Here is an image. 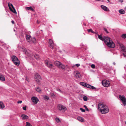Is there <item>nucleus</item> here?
<instances>
[{
  "mask_svg": "<svg viewBox=\"0 0 126 126\" xmlns=\"http://www.w3.org/2000/svg\"><path fill=\"white\" fill-rule=\"evenodd\" d=\"M106 44L109 47L113 48L115 47L114 43L111 39L108 37H104L103 40Z\"/></svg>",
  "mask_w": 126,
  "mask_h": 126,
  "instance_id": "f257e3e1",
  "label": "nucleus"
},
{
  "mask_svg": "<svg viewBox=\"0 0 126 126\" xmlns=\"http://www.w3.org/2000/svg\"><path fill=\"white\" fill-rule=\"evenodd\" d=\"M23 51L24 52L25 54L28 56L30 59H31V58H33L34 57L36 59H39V56L37 54H32L29 53L30 51L29 50H27L26 48L23 49Z\"/></svg>",
  "mask_w": 126,
  "mask_h": 126,
  "instance_id": "f03ea898",
  "label": "nucleus"
},
{
  "mask_svg": "<svg viewBox=\"0 0 126 126\" xmlns=\"http://www.w3.org/2000/svg\"><path fill=\"white\" fill-rule=\"evenodd\" d=\"M12 61L14 63L17 65H19L20 64V61L16 57L13 55L11 57Z\"/></svg>",
  "mask_w": 126,
  "mask_h": 126,
  "instance_id": "7ed1b4c3",
  "label": "nucleus"
},
{
  "mask_svg": "<svg viewBox=\"0 0 126 126\" xmlns=\"http://www.w3.org/2000/svg\"><path fill=\"white\" fill-rule=\"evenodd\" d=\"M109 111V108L106 105H105V106L103 108V109L101 110L100 112L102 114H106L108 113Z\"/></svg>",
  "mask_w": 126,
  "mask_h": 126,
  "instance_id": "20e7f679",
  "label": "nucleus"
},
{
  "mask_svg": "<svg viewBox=\"0 0 126 126\" xmlns=\"http://www.w3.org/2000/svg\"><path fill=\"white\" fill-rule=\"evenodd\" d=\"M102 83L103 86L106 87L109 86L110 83V82L109 81L106 79L103 80L102 81Z\"/></svg>",
  "mask_w": 126,
  "mask_h": 126,
  "instance_id": "39448f33",
  "label": "nucleus"
},
{
  "mask_svg": "<svg viewBox=\"0 0 126 126\" xmlns=\"http://www.w3.org/2000/svg\"><path fill=\"white\" fill-rule=\"evenodd\" d=\"M119 98L122 101L124 105L125 106L126 105V98H125V96L124 95L121 96L120 95L119 96Z\"/></svg>",
  "mask_w": 126,
  "mask_h": 126,
  "instance_id": "423d86ee",
  "label": "nucleus"
},
{
  "mask_svg": "<svg viewBox=\"0 0 126 126\" xmlns=\"http://www.w3.org/2000/svg\"><path fill=\"white\" fill-rule=\"evenodd\" d=\"M8 5L11 11L15 13H16V10L12 4L10 2H8Z\"/></svg>",
  "mask_w": 126,
  "mask_h": 126,
  "instance_id": "0eeeda50",
  "label": "nucleus"
},
{
  "mask_svg": "<svg viewBox=\"0 0 126 126\" xmlns=\"http://www.w3.org/2000/svg\"><path fill=\"white\" fill-rule=\"evenodd\" d=\"M58 108L60 110L63 111H65L67 109L65 106L60 104L58 105Z\"/></svg>",
  "mask_w": 126,
  "mask_h": 126,
  "instance_id": "6e6552de",
  "label": "nucleus"
},
{
  "mask_svg": "<svg viewBox=\"0 0 126 126\" xmlns=\"http://www.w3.org/2000/svg\"><path fill=\"white\" fill-rule=\"evenodd\" d=\"M45 63L46 65L50 68H51L53 67V65L48 61H45Z\"/></svg>",
  "mask_w": 126,
  "mask_h": 126,
  "instance_id": "1a4fd4ad",
  "label": "nucleus"
},
{
  "mask_svg": "<svg viewBox=\"0 0 126 126\" xmlns=\"http://www.w3.org/2000/svg\"><path fill=\"white\" fill-rule=\"evenodd\" d=\"M35 81L39 83V79L41 78L40 76L37 73H36L34 77Z\"/></svg>",
  "mask_w": 126,
  "mask_h": 126,
  "instance_id": "9d476101",
  "label": "nucleus"
},
{
  "mask_svg": "<svg viewBox=\"0 0 126 126\" xmlns=\"http://www.w3.org/2000/svg\"><path fill=\"white\" fill-rule=\"evenodd\" d=\"M105 105H104L101 103H100L98 104V108L100 112L101 111V110L103 109L105 106Z\"/></svg>",
  "mask_w": 126,
  "mask_h": 126,
  "instance_id": "9b49d317",
  "label": "nucleus"
},
{
  "mask_svg": "<svg viewBox=\"0 0 126 126\" xmlns=\"http://www.w3.org/2000/svg\"><path fill=\"white\" fill-rule=\"evenodd\" d=\"M49 43L50 47L52 48H53L55 46V44H54L52 40L51 39H49Z\"/></svg>",
  "mask_w": 126,
  "mask_h": 126,
  "instance_id": "f8f14e48",
  "label": "nucleus"
},
{
  "mask_svg": "<svg viewBox=\"0 0 126 126\" xmlns=\"http://www.w3.org/2000/svg\"><path fill=\"white\" fill-rule=\"evenodd\" d=\"M31 100L35 104H37L39 100L37 97L34 96L32 97Z\"/></svg>",
  "mask_w": 126,
  "mask_h": 126,
  "instance_id": "ddd939ff",
  "label": "nucleus"
},
{
  "mask_svg": "<svg viewBox=\"0 0 126 126\" xmlns=\"http://www.w3.org/2000/svg\"><path fill=\"white\" fill-rule=\"evenodd\" d=\"M101 8L104 10L106 11H109L110 10L107 7L103 5H101Z\"/></svg>",
  "mask_w": 126,
  "mask_h": 126,
  "instance_id": "4468645a",
  "label": "nucleus"
},
{
  "mask_svg": "<svg viewBox=\"0 0 126 126\" xmlns=\"http://www.w3.org/2000/svg\"><path fill=\"white\" fill-rule=\"evenodd\" d=\"M21 117L23 120L28 119L29 118V117L25 114L21 115Z\"/></svg>",
  "mask_w": 126,
  "mask_h": 126,
  "instance_id": "2eb2a0df",
  "label": "nucleus"
},
{
  "mask_svg": "<svg viewBox=\"0 0 126 126\" xmlns=\"http://www.w3.org/2000/svg\"><path fill=\"white\" fill-rule=\"evenodd\" d=\"M61 63V62L59 61H56L54 62V64L58 67L59 66V65H60Z\"/></svg>",
  "mask_w": 126,
  "mask_h": 126,
  "instance_id": "dca6fc26",
  "label": "nucleus"
},
{
  "mask_svg": "<svg viewBox=\"0 0 126 126\" xmlns=\"http://www.w3.org/2000/svg\"><path fill=\"white\" fill-rule=\"evenodd\" d=\"M5 107V106L2 102L0 101V109H3Z\"/></svg>",
  "mask_w": 126,
  "mask_h": 126,
  "instance_id": "f3484780",
  "label": "nucleus"
},
{
  "mask_svg": "<svg viewBox=\"0 0 126 126\" xmlns=\"http://www.w3.org/2000/svg\"><path fill=\"white\" fill-rule=\"evenodd\" d=\"M26 36L27 41L28 42H30L31 40L30 39L31 36L29 35L26 34Z\"/></svg>",
  "mask_w": 126,
  "mask_h": 126,
  "instance_id": "a211bd4d",
  "label": "nucleus"
},
{
  "mask_svg": "<svg viewBox=\"0 0 126 126\" xmlns=\"http://www.w3.org/2000/svg\"><path fill=\"white\" fill-rule=\"evenodd\" d=\"M0 79L2 81H4L5 80V77L2 75L0 74Z\"/></svg>",
  "mask_w": 126,
  "mask_h": 126,
  "instance_id": "6ab92c4d",
  "label": "nucleus"
},
{
  "mask_svg": "<svg viewBox=\"0 0 126 126\" xmlns=\"http://www.w3.org/2000/svg\"><path fill=\"white\" fill-rule=\"evenodd\" d=\"M59 68H61L63 69H64L65 68V66L64 65L62 64L61 63L60 64L59 66L58 67Z\"/></svg>",
  "mask_w": 126,
  "mask_h": 126,
  "instance_id": "aec40b11",
  "label": "nucleus"
},
{
  "mask_svg": "<svg viewBox=\"0 0 126 126\" xmlns=\"http://www.w3.org/2000/svg\"><path fill=\"white\" fill-rule=\"evenodd\" d=\"M75 76L76 77V78H80L81 75L79 73L77 72L75 75Z\"/></svg>",
  "mask_w": 126,
  "mask_h": 126,
  "instance_id": "412c9836",
  "label": "nucleus"
},
{
  "mask_svg": "<svg viewBox=\"0 0 126 126\" xmlns=\"http://www.w3.org/2000/svg\"><path fill=\"white\" fill-rule=\"evenodd\" d=\"M77 119L79 121L81 122H83L84 121V119L83 118L80 117H78L77 118Z\"/></svg>",
  "mask_w": 126,
  "mask_h": 126,
  "instance_id": "4be33fe9",
  "label": "nucleus"
},
{
  "mask_svg": "<svg viewBox=\"0 0 126 126\" xmlns=\"http://www.w3.org/2000/svg\"><path fill=\"white\" fill-rule=\"evenodd\" d=\"M26 9L27 10H30L32 11H34V10L32 8L31 6L30 7H27L26 8Z\"/></svg>",
  "mask_w": 126,
  "mask_h": 126,
  "instance_id": "5701e85b",
  "label": "nucleus"
},
{
  "mask_svg": "<svg viewBox=\"0 0 126 126\" xmlns=\"http://www.w3.org/2000/svg\"><path fill=\"white\" fill-rule=\"evenodd\" d=\"M97 35L98 38L101 40L103 41L104 39V37H103L101 35H99L98 34H97Z\"/></svg>",
  "mask_w": 126,
  "mask_h": 126,
  "instance_id": "b1692460",
  "label": "nucleus"
},
{
  "mask_svg": "<svg viewBox=\"0 0 126 126\" xmlns=\"http://www.w3.org/2000/svg\"><path fill=\"white\" fill-rule=\"evenodd\" d=\"M119 12L121 14H123L125 13V11L123 9H121L119 10Z\"/></svg>",
  "mask_w": 126,
  "mask_h": 126,
  "instance_id": "393cba45",
  "label": "nucleus"
},
{
  "mask_svg": "<svg viewBox=\"0 0 126 126\" xmlns=\"http://www.w3.org/2000/svg\"><path fill=\"white\" fill-rule=\"evenodd\" d=\"M120 47L123 50H124L126 49L125 47H124V45L122 44H120Z\"/></svg>",
  "mask_w": 126,
  "mask_h": 126,
  "instance_id": "a878e982",
  "label": "nucleus"
},
{
  "mask_svg": "<svg viewBox=\"0 0 126 126\" xmlns=\"http://www.w3.org/2000/svg\"><path fill=\"white\" fill-rule=\"evenodd\" d=\"M50 95L53 98H55L56 97L55 95L53 93H50Z\"/></svg>",
  "mask_w": 126,
  "mask_h": 126,
  "instance_id": "bb28decb",
  "label": "nucleus"
},
{
  "mask_svg": "<svg viewBox=\"0 0 126 126\" xmlns=\"http://www.w3.org/2000/svg\"><path fill=\"white\" fill-rule=\"evenodd\" d=\"M124 53H123V54L125 57H126V50L125 49L124 50H123Z\"/></svg>",
  "mask_w": 126,
  "mask_h": 126,
  "instance_id": "cd10ccee",
  "label": "nucleus"
},
{
  "mask_svg": "<svg viewBox=\"0 0 126 126\" xmlns=\"http://www.w3.org/2000/svg\"><path fill=\"white\" fill-rule=\"evenodd\" d=\"M19 36L20 37H24V34L22 32H20L19 33Z\"/></svg>",
  "mask_w": 126,
  "mask_h": 126,
  "instance_id": "c85d7f7f",
  "label": "nucleus"
},
{
  "mask_svg": "<svg viewBox=\"0 0 126 126\" xmlns=\"http://www.w3.org/2000/svg\"><path fill=\"white\" fill-rule=\"evenodd\" d=\"M89 88H90V89H93V90L95 89V87H94L92 86H91L90 85V86H89Z\"/></svg>",
  "mask_w": 126,
  "mask_h": 126,
  "instance_id": "c756f323",
  "label": "nucleus"
},
{
  "mask_svg": "<svg viewBox=\"0 0 126 126\" xmlns=\"http://www.w3.org/2000/svg\"><path fill=\"white\" fill-rule=\"evenodd\" d=\"M32 41L34 43L36 42V40L35 38L34 37H33L32 38Z\"/></svg>",
  "mask_w": 126,
  "mask_h": 126,
  "instance_id": "7c9ffc66",
  "label": "nucleus"
},
{
  "mask_svg": "<svg viewBox=\"0 0 126 126\" xmlns=\"http://www.w3.org/2000/svg\"><path fill=\"white\" fill-rule=\"evenodd\" d=\"M36 90L38 92H40L41 91V88L39 87H37V88H36Z\"/></svg>",
  "mask_w": 126,
  "mask_h": 126,
  "instance_id": "2f4dec72",
  "label": "nucleus"
},
{
  "mask_svg": "<svg viewBox=\"0 0 126 126\" xmlns=\"http://www.w3.org/2000/svg\"><path fill=\"white\" fill-rule=\"evenodd\" d=\"M57 91H58L61 93H62V92L61 91V90L59 88H56L55 89Z\"/></svg>",
  "mask_w": 126,
  "mask_h": 126,
  "instance_id": "473e14b6",
  "label": "nucleus"
},
{
  "mask_svg": "<svg viewBox=\"0 0 126 126\" xmlns=\"http://www.w3.org/2000/svg\"><path fill=\"white\" fill-rule=\"evenodd\" d=\"M83 98L84 101H86L87 100V98L86 96H84L83 97Z\"/></svg>",
  "mask_w": 126,
  "mask_h": 126,
  "instance_id": "72a5a7b5",
  "label": "nucleus"
},
{
  "mask_svg": "<svg viewBox=\"0 0 126 126\" xmlns=\"http://www.w3.org/2000/svg\"><path fill=\"white\" fill-rule=\"evenodd\" d=\"M26 126H32L31 125L29 122H26Z\"/></svg>",
  "mask_w": 126,
  "mask_h": 126,
  "instance_id": "f704fd0d",
  "label": "nucleus"
},
{
  "mask_svg": "<svg viewBox=\"0 0 126 126\" xmlns=\"http://www.w3.org/2000/svg\"><path fill=\"white\" fill-rule=\"evenodd\" d=\"M122 38L125 39L126 38V34H124L122 35Z\"/></svg>",
  "mask_w": 126,
  "mask_h": 126,
  "instance_id": "c9c22d12",
  "label": "nucleus"
},
{
  "mask_svg": "<svg viewBox=\"0 0 126 126\" xmlns=\"http://www.w3.org/2000/svg\"><path fill=\"white\" fill-rule=\"evenodd\" d=\"M87 31H88V32H92V33H94V31H93L91 29H88L87 30Z\"/></svg>",
  "mask_w": 126,
  "mask_h": 126,
  "instance_id": "e433bc0d",
  "label": "nucleus"
},
{
  "mask_svg": "<svg viewBox=\"0 0 126 126\" xmlns=\"http://www.w3.org/2000/svg\"><path fill=\"white\" fill-rule=\"evenodd\" d=\"M90 85L86 83L85 84L84 87H86L87 88H89V87Z\"/></svg>",
  "mask_w": 126,
  "mask_h": 126,
  "instance_id": "4c0bfd02",
  "label": "nucleus"
},
{
  "mask_svg": "<svg viewBox=\"0 0 126 126\" xmlns=\"http://www.w3.org/2000/svg\"><path fill=\"white\" fill-rule=\"evenodd\" d=\"M83 107L85 108V110L86 111H89V110L87 108V106L86 105H84Z\"/></svg>",
  "mask_w": 126,
  "mask_h": 126,
  "instance_id": "58836bf2",
  "label": "nucleus"
},
{
  "mask_svg": "<svg viewBox=\"0 0 126 126\" xmlns=\"http://www.w3.org/2000/svg\"><path fill=\"white\" fill-rule=\"evenodd\" d=\"M80 84L81 85H82L84 86L85 84L86 83L84 82H80Z\"/></svg>",
  "mask_w": 126,
  "mask_h": 126,
  "instance_id": "ea45409f",
  "label": "nucleus"
},
{
  "mask_svg": "<svg viewBox=\"0 0 126 126\" xmlns=\"http://www.w3.org/2000/svg\"><path fill=\"white\" fill-rule=\"evenodd\" d=\"M44 98L45 99H46L47 100H48L49 98V97L47 96H45L44 97Z\"/></svg>",
  "mask_w": 126,
  "mask_h": 126,
  "instance_id": "a19ab883",
  "label": "nucleus"
},
{
  "mask_svg": "<svg viewBox=\"0 0 126 126\" xmlns=\"http://www.w3.org/2000/svg\"><path fill=\"white\" fill-rule=\"evenodd\" d=\"M80 110H81V111L82 112H85V110L84 109L82 108H80Z\"/></svg>",
  "mask_w": 126,
  "mask_h": 126,
  "instance_id": "79ce46f5",
  "label": "nucleus"
},
{
  "mask_svg": "<svg viewBox=\"0 0 126 126\" xmlns=\"http://www.w3.org/2000/svg\"><path fill=\"white\" fill-rule=\"evenodd\" d=\"M91 67L92 68H94L95 67V66L94 64H93L91 65Z\"/></svg>",
  "mask_w": 126,
  "mask_h": 126,
  "instance_id": "37998d69",
  "label": "nucleus"
},
{
  "mask_svg": "<svg viewBox=\"0 0 126 126\" xmlns=\"http://www.w3.org/2000/svg\"><path fill=\"white\" fill-rule=\"evenodd\" d=\"M56 120L57 122H58L60 121L59 119L58 118H56Z\"/></svg>",
  "mask_w": 126,
  "mask_h": 126,
  "instance_id": "c03bdc74",
  "label": "nucleus"
},
{
  "mask_svg": "<svg viewBox=\"0 0 126 126\" xmlns=\"http://www.w3.org/2000/svg\"><path fill=\"white\" fill-rule=\"evenodd\" d=\"M26 106L23 107V109L24 110H26Z\"/></svg>",
  "mask_w": 126,
  "mask_h": 126,
  "instance_id": "a18cd8bd",
  "label": "nucleus"
},
{
  "mask_svg": "<svg viewBox=\"0 0 126 126\" xmlns=\"http://www.w3.org/2000/svg\"><path fill=\"white\" fill-rule=\"evenodd\" d=\"M104 30L107 33H109L106 29L104 28Z\"/></svg>",
  "mask_w": 126,
  "mask_h": 126,
  "instance_id": "49530a36",
  "label": "nucleus"
},
{
  "mask_svg": "<svg viewBox=\"0 0 126 126\" xmlns=\"http://www.w3.org/2000/svg\"><path fill=\"white\" fill-rule=\"evenodd\" d=\"M75 66H76L77 67H78L80 66V64L79 63L76 64L75 65Z\"/></svg>",
  "mask_w": 126,
  "mask_h": 126,
  "instance_id": "de8ad7c7",
  "label": "nucleus"
},
{
  "mask_svg": "<svg viewBox=\"0 0 126 126\" xmlns=\"http://www.w3.org/2000/svg\"><path fill=\"white\" fill-rule=\"evenodd\" d=\"M22 102V101H19L17 102V103L18 104L21 103Z\"/></svg>",
  "mask_w": 126,
  "mask_h": 126,
  "instance_id": "09e8293b",
  "label": "nucleus"
},
{
  "mask_svg": "<svg viewBox=\"0 0 126 126\" xmlns=\"http://www.w3.org/2000/svg\"><path fill=\"white\" fill-rule=\"evenodd\" d=\"M119 1L121 2V3L123 2V0H119Z\"/></svg>",
  "mask_w": 126,
  "mask_h": 126,
  "instance_id": "8fccbe9b",
  "label": "nucleus"
},
{
  "mask_svg": "<svg viewBox=\"0 0 126 126\" xmlns=\"http://www.w3.org/2000/svg\"><path fill=\"white\" fill-rule=\"evenodd\" d=\"M11 22L12 23V24H14V21L13 20H12V21H11Z\"/></svg>",
  "mask_w": 126,
  "mask_h": 126,
  "instance_id": "3c124183",
  "label": "nucleus"
},
{
  "mask_svg": "<svg viewBox=\"0 0 126 126\" xmlns=\"http://www.w3.org/2000/svg\"><path fill=\"white\" fill-rule=\"evenodd\" d=\"M26 80H27V81H29V80L28 79H26Z\"/></svg>",
  "mask_w": 126,
  "mask_h": 126,
  "instance_id": "603ef678",
  "label": "nucleus"
},
{
  "mask_svg": "<svg viewBox=\"0 0 126 126\" xmlns=\"http://www.w3.org/2000/svg\"><path fill=\"white\" fill-rule=\"evenodd\" d=\"M37 22L38 23H39V22L38 21V20H37Z\"/></svg>",
  "mask_w": 126,
  "mask_h": 126,
  "instance_id": "864d4df0",
  "label": "nucleus"
},
{
  "mask_svg": "<svg viewBox=\"0 0 126 126\" xmlns=\"http://www.w3.org/2000/svg\"><path fill=\"white\" fill-rule=\"evenodd\" d=\"M83 24L84 26H85L86 25V24L85 23H84Z\"/></svg>",
  "mask_w": 126,
  "mask_h": 126,
  "instance_id": "5fc2aeb1",
  "label": "nucleus"
},
{
  "mask_svg": "<svg viewBox=\"0 0 126 126\" xmlns=\"http://www.w3.org/2000/svg\"><path fill=\"white\" fill-rule=\"evenodd\" d=\"M113 64H114V65H115V62H113Z\"/></svg>",
  "mask_w": 126,
  "mask_h": 126,
  "instance_id": "6e6d98bb",
  "label": "nucleus"
},
{
  "mask_svg": "<svg viewBox=\"0 0 126 126\" xmlns=\"http://www.w3.org/2000/svg\"><path fill=\"white\" fill-rule=\"evenodd\" d=\"M94 33H95L96 34H97V32H94Z\"/></svg>",
  "mask_w": 126,
  "mask_h": 126,
  "instance_id": "4d7b16f0",
  "label": "nucleus"
},
{
  "mask_svg": "<svg viewBox=\"0 0 126 126\" xmlns=\"http://www.w3.org/2000/svg\"><path fill=\"white\" fill-rule=\"evenodd\" d=\"M125 9L126 10V7H125Z\"/></svg>",
  "mask_w": 126,
  "mask_h": 126,
  "instance_id": "13d9d810",
  "label": "nucleus"
},
{
  "mask_svg": "<svg viewBox=\"0 0 126 126\" xmlns=\"http://www.w3.org/2000/svg\"><path fill=\"white\" fill-rule=\"evenodd\" d=\"M125 124L126 125V121L125 122Z\"/></svg>",
  "mask_w": 126,
  "mask_h": 126,
  "instance_id": "bf43d9fd",
  "label": "nucleus"
},
{
  "mask_svg": "<svg viewBox=\"0 0 126 126\" xmlns=\"http://www.w3.org/2000/svg\"><path fill=\"white\" fill-rule=\"evenodd\" d=\"M109 2H110L109 0H107Z\"/></svg>",
  "mask_w": 126,
  "mask_h": 126,
  "instance_id": "052dcab7",
  "label": "nucleus"
}]
</instances>
